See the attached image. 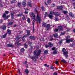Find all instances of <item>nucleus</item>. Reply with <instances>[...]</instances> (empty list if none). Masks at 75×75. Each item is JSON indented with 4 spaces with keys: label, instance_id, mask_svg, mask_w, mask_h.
<instances>
[{
    "label": "nucleus",
    "instance_id": "f257e3e1",
    "mask_svg": "<svg viewBox=\"0 0 75 75\" xmlns=\"http://www.w3.org/2000/svg\"><path fill=\"white\" fill-rule=\"evenodd\" d=\"M35 12L36 14H37V17H36V21H37L38 22L39 24H40L41 23V18L38 15V12L37 11V9H35Z\"/></svg>",
    "mask_w": 75,
    "mask_h": 75
},
{
    "label": "nucleus",
    "instance_id": "f03ea898",
    "mask_svg": "<svg viewBox=\"0 0 75 75\" xmlns=\"http://www.w3.org/2000/svg\"><path fill=\"white\" fill-rule=\"evenodd\" d=\"M41 50H39L38 51H34V55H36V57L37 58H38V56H40V55L41 54Z\"/></svg>",
    "mask_w": 75,
    "mask_h": 75
},
{
    "label": "nucleus",
    "instance_id": "7ed1b4c3",
    "mask_svg": "<svg viewBox=\"0 0 75 75\" xmlns=\"http://www.w3.org/2000/svg\"><path fill=\"white\" fill-rule=\"evenodd\" d=\"M62 51L63 52V54L65 55V57L66 58H68V55L67 54H68V52L66 50L65 48H63L62 50Z\"/></svg>",
    "mask_w": 75,
    "mask_h": 75
},
{
    "label": "nucleus",
    "instance_id": "20e7f679",
    "mask_svg": "<svg viewBox=\"0 0 75 75\" xmlns=\"http://www.w3.org/2000/svg\"><path fill=\"white\" fill-rule=\"evenodd\" d=\"M31 16L33 21H36V19H35V15H34V14L32 12L31 13Z\"/></svg>",
    "mask_w": 75,
    "mask_h": 75
},
{
    "label": "nucleus",
    "instance_id": "39448f33",
    "mask_svg": "<svg viewBox=\"0 0 75 75\" xmlns=\"http://www.w3.org/2000/svg\"><path fill=\"white\" fill-rule=\"evenodd\" d=\"M20 38H21L20 36H18L16 37V44H17V45H18V42H19V40Z\"/></svg>",
    "mask_w": 75,
    "mask_h": 75
},
{
    "label": "nucleus",
    "instance_id": "423d86ee",
    "mask_svg": "<svg viewBox=\"0 0 75 75\" xmlns=\"http://www.w3.org/2000/svg\"><path fill=\"white\" fill-rule=\"evenodd\" d=\"M66 43H70L71 42H73L74 41L72 39H66Z\"/></svg>",
    "mask_w": 75,
    "mask_h": 75
},
{
    "label": "nucleus",
    "instance_id": "0eeeda50",
    "mask_svg": "<svg viewBox=\"0 0 75 75\" xmlns=\"http://www.w3.org/2000/svg\"><path fill=\"white\" fill-rule=\"evenodd\" d=\"M52 13H53L52 11H50V14L48 15L49 17L50 18H51V19L52 17H53Z\"/></svg>",
    "mask_w": 75,
    "mask_h": 75
},
{
    "label": "nucleus",
    "instance_id": "6e6552de",
    "mask_svg": "<svg viewBox=\"0 0 75 75\" xmlns=\"http://www.w3.org/2000/svg\"><path fill=\"white\" fill-rule=\"evenodd\" d=\"M7 46L8 47H12V48H13V47H14V45L12 44H7Z\"/></svg>",
    "mask_w": 75,
    "mask_h": 75
},
{
    "label": "nucleus",
    "instance_id": "1a4fd4ad",
    "mask_svg": "<svg viewBox=\"0 0 75 75\" xmlns=\"http://www.w3.org/2000/svg\"><path fill=\"white\" fill-rule=\"evenodd\" d=\"M58 28L59 31H62V30H63V28L61 26H59Z\"/></svg>",
    "mask_w": 75,
    "mask_h": 75
},
{
    "label": "nucleus",
    "instance_id": "9d476101",
    "mask_svg": "<svg viewBox=\"0 0 75 75\" xmlns=\"http://www.w3.org/2000/svg\"><path fill=\"white\" fill-rule=\"evenodd\" d=\"M22 4L24 7L25 6V4H26V1H24L22 3Z\"/></svg>",
    "mask_w": 75,
    "mask_h": 75
},
{
    "label": "nucleus",
    "instance_id": "9b49d317",
    "mask_svg": "<svg viewBox=\"0 0 75 75\" xmlns=\"http://www.w3.org/2000/svg\"><path fill=\"white\" fill-rule=\"evenodd\" d=\"M57 9L58 10H62V9L63 8L62 6H58L57 7Z\"/></svg>",
    "mask_w": 75,
    "mask_h": 75
},
{
    "label": "nucleus",
    "instance_id": "f8f14e48",
    "mask_svg": "<svg viewBox=\"0 0 75 75\" xmlns=\"http://www.w3.org/2000/svg\"><path fill=\"white\" fill-rule=\"evenodd\" d=\"M50 27H51V25H50L49 24H47V25L46 26V28H47V30H50Z\"/></svg>",
    "mask_w": 75,
    "mask_h": 75
},
{
    "label": "nucleus",
    "instance_id": "ddd939ff",
    "mask_svg": "<svg viewBox=\"0 0 75 75\" xmlns=\"http://www.w3.org/2000/svg\"><path fill=\"white\" fill-rule=\"evenodd\" d=\"M51 0H48V1H47V3H47H46V2H45V4L46 6H47V5H48V4H49V3H51Z\"/></svg>",
    "mask_w": 75,
    "mask_h": 75
},
{
    "label": "nucleus",
    "instance_id": "4468645a",
    "mask_svg": "<svg viewBox=\"0 0 75 75\" xmlns=\"http://www.w3.org/2000/svg\"><path fill=\"white\" fill-rule=\"evenodd\" d=\"M48 45L50 47H53V44L52 43L49 42L48 43Z\"/></svg>",
    "mask_w": 75,
    "mask_h": 75
},
{
    "label": "nucleus",
    "instance_id": "2eb2a0df",
    "mask_svg": "<svg viewBox=\"0 0 75 75\" xmlns=\"http://www.w3.org/2000/svg\"><path fill=\"white\" fill-rule=\"evenodd\" d=\"M30 38L31 40H35V38L34 36H31L30 37Z\"/></svg>",
    "mask_w": 75,
    "mask_h": 75
},
{
    "label": "nucleus",
    "instance_id": "dca6fc26",
    "mask_svg": "<svg viewBox=\"0 0 75 75\" xmlns=\"http://www.w3.org/2000/svg\"><path fill=\"white\" fill-rule=\"evenodd\" d=\"M27 35L28 36L30 35V31L27 30Z\"/></svg>",
    "mask_w": 75,
    "mask_h": 75
},
{
    "label": "nucleus",
    "instance_id": "f3484780",
    "mask_svg": "<svg viewBox=\"0 0 75 75\" xmlns=\"http://www.w3.org/2000/svg\"><path fill=\"white\" fill-rule=\"evenodd\" d=\"M57 49L56 48L55 50H54V52H53V54H57Z\"/></svg>",
    "mask_w": 75,
    "mask_h": 75
},
{
    "label": "nucleus",
    "instance_id": "a211bd4d",
    "mask_svg": "<svg viewBox=\"0 0 75 75\" xmlns=\"http://www.w3.org/2000/svg\"><path fill=\"white\" fill-rule=\"evenodd\" d=\"M25 72L27 74H28V73H29V71H28V69H25Z\"/></svg>",
    "mask_w": 75,
    "mask_h": 75
},
{
    "label": "nucleus",
    "instance_id": "6ab92c4d",
    "mask_svg": "<svg viewBox=\"0 0 75 75\" xmlns=\"http://www.w3.org/2000/svg\"><path fill=\"white\" fill-rule=\"evenodd\" d=\"M53 35L54 37L57 38V37H58V34L57 33H55L54 34H53Z\"/></svg>",
    "mask_w": 75,
    "mask_h": 75
},
{
    "label": "nucleus",
    "instance_id": "aec40b11",
    "mask_svg": "<svg viewBox=\"0 0 75 75\" xmlns=\"http://www.w3.org/2000/svg\"><path fill=\"white\" fill-rule=\"evenodd\" d=\"M28 5L29 7H31L32 5H31V4L30 2H28Z\"/></svg>",
    "mask_w": 75,
    "mask_h": 75
},
{
    "label": "nucleus",
    "instance_id": "412c9836",
    "mask_svg": "<svg viewBox=\"0 0 75 75\" xmlns=\"http://www.w3.org/2000/svg\"><path fill=\"white\" fill-rule=\"evenodd\" d=\"M7 31L8 34L10 35L11 34V30H9V29H8L7 30Z\"/></svg>",
    "mask_w": 75,
    "mask_h": 75
},
{
    "label": "nucleus",
    "instance_id": "4be33fe9",
    "mask_svg": "<svg viewBox=\"0 0 75 75\" xmlns=\"http://www.w3.org/2000/svg\"><path fill=\"white\" fill-rule=\"evenodd\" d=\"M11 15L12 17V19H13L14 18V17H13V16H14V14L13 13H11Z\"/></svg>",
    "mask_w": 75,
    "mask_h": 75
},
{
    "label": "nucleus",
    "instance_id": "5701e85b",
    "mask_svg": "<svg viewBox=\"0 0 75 75\" xmlns=\"http://www.w3.org/2000/svg\"><path fill=\"white\" fill-rule=\"evenodd\" d=\"M1 28L2 29H3V30H6V26L5 25L2 26Z\"/></svg>",
    "mask_w": 75,
    "mask_h": 75
},
{
    "label": "nucleus",
    "instance_id": "b1692460",
    "mask_svg": "<svg viewBox=\"0 0 75 75\" xmlns=\"http://www.w3.org/2000/svg\"><path fill=\"white\" fill-rule=\"evenodd\" d=\"M71 37V36L70 35H68L66 37V39H69V38H70Z\"/></svg>",
    "mask_w": 75,
    "mask_h": 75
},
{
    "label": "nucleus",
    "instance_id": "393cba45",
    "mask_svg": "<svg viewBox=\"0 0 75 75\" xmlns=\"http://www.w3.org/2000/svg\"><path fill=\"white\" fill-rule=\"evenodd\" d=\"M25 16L23 15V17H22V19L23 20H26V19H25Z\"/></svg>",
    "mask_w": 75,
    "mask_h": 75
},
{
    "label": "nucleus",
    "instance_id": "a878e982",
    "mask_svg": "<svg viewBox=\"0 0 75 75\" xmlns=\"http://www.w3.org/2000/svg\"><path fill=\"white\" fill-rule=\"evenodd\" d=\"M7 33H6L5 34H4L3 36V38H6V36H7Z\"/></svg>",
    "mask_w": 75,
    "mask_h": 75
},
{
    "label": "nucleus",
    "instance_id": "bb28decb",
    "mask_svg": "<svg viewBox=\"0 0 75 75\" xmlns=\"http://www.w3.org/2000/svg\"><path fill=\"white\" fill-rule=\"evenodd\" d=\"M2 17L4 18H5V17H6V14L5 13H4Z\"/></svg>",
    "mask_w": 75,
    "mask_h": 75
},
{
    "label": "nucleus",
    "instance_id": "cd10ccee",
    "mask_svg": "<svg viewBox=\"0 0 75 75\" xmlns=\"http://www.w3.org/2000/svg\"><path fill=\"white\" fill-rule=\"evenodd\" d=\"M44 53L45 54H48V51L47 50H45L44 51Z\"/></svg>",
    "mask_w": 75,
    "mask_h": 75
},
{
    "label": "nucleus",
    "instance_id": "c85d7f7f",
    "mask_svg": "<svg viewBox=\"0 0 75 75\" xmlns=\"http://www.w3.org/2000/svg\"><path fill=\"white\" fill-rule=\"evenodd\" d=\"M45 48H47L49 47H50V46L47 44H46V45H45Z\"/></svg>",
    "mask_w": 75,
    "mask_h": 75
},
{
    "label": "nucleus",
    "instance_id": "c756f323",
    "mask_svg": "<svg viewBox=\"0 0 75 75\" xmlns=\"http://www.w3.org/2000/svg\"><path fill=\"white\" fill-rule=\"evenodd\" d=\"M23 15V14H18L17 15H16V16H17V17H19L20 16H21Z\"/></svg>",
    "mask_w": 75,
    "mask_h": 75
},
{
    "label": "nucleus",
    "instance_id": "7c9ffc66",
    "mask_svg": "<svg viewBox=\"0 0 75 75\" xmlns=\"http://www.w3.org/2000/svg\"><path fill=\"white\" fill-rule=\"evenodd\" d=\"M58 31V29L57 28L55 29L54 30V33H55L56 32H57Z\"/></svg>",
    "mask_w": 75,
    "mask_h": 75
},
{
    "label": "nucleus",
    "instance_id": "2f4dec72",
    "mask_svg": "<svg viewBox=\"0 0 75 75\" xmlns=\"http://www.w3.org/2000/svg\"><path fill=\"white\" fill-rule=\"evenodd\" d=\"M13 24V22L9 23L8 24V25H12Z\"/></svg>",
    "mask_w": 75,
    "mask_h": 75
},
{
    "label": "nucleus",
    "instance_id": "473e14b6",
    "mask_svg": "<svg viewBox=\"0 0 75 75\" xmlns=\"http://www.w3.org/2000/svg\"><path fill=\"white\" fill-rule=\"evenodd\" d=\"M27 21L28 23H30V18H28V19Z\"/></svg>",
    "mask_w": 75,
    "mask_h": 75
},
{
    "label": "nucleus",
    "instance_id": "72a5a7b5",
    "mask_svg": "<svg viewBox=\"0 0 75 75\" xmlns=\"http://www.w3.org/2000/svg\"><path fill=\"white\" fill-rule=\"evenodd\" d=\"M24 51L25 50L23 48H22L21 50V52H24Z\"/></svg>",
    "mask_w": 75,
    "mask_h": 75
},
{
    "label": "nucleus",
    "instance_id": "f704fd0d",
    "mask_svg": "<svg viewBox=\"0 0 75 75\" xmlns=\"http://www.w3.org/2000/svg\"><path fill=\"white\" fill-rule=\"evenodd\" d=\"M61 62H64V63H65V62H66V61H65V60L64 59L62 60Z\"/></svg>",
    "mask_w": 75,
    "mask_h": 75
},
{
    "label": "nucleus",
    "instance_id": "c9c22d12",
    "mask_svg": "<svg viewBox=\"0 0 75 75\" xmlns=\"http://www.w3.org/2000/svg\"><path fill=\"white\" fill-rule=\"evenodd\" d=\"M21 3H18V6H19V7H20L21 6Z\"/></svg>",
    "mask_w": 75,
    "mask_h": 75
},
{
    "label": "nucleus",
    "instance_id": "e433bc0d",
    "mask_svg": "<svg viewBox=\"0 0 75 75\" xmlns=\"http://www.w3.org/2000/svg\"><path fill=\"white\" fill-rule=\"evenodd\" d=\"M59 16V13L58 12H57L56 13V16Z\"/></svg>",
    "mask_w": 75,
    "mask_h": 75
},
{
    "label": "nucleus",
    "instance_id": "4c0bfd02",
    "mask_svg": "<svg viewBox=\"0 0 75 75\" xmlns=\"http://www.w3.org/2000/svg\"><path fill=\"white\" fill-rule=\"evenodd\" d=\"M33 44V43L31 42H28V44L29 45H31Z\"/></svg>",
    "mask_w": 75,
    "mask_h": 75
},
{
    "label": "nucleus",
    "instance_id": "58836bf2",
    "mask_svg": "<svg viewBox=\"0 0 75 75\" xmlns=\"http://www.w3.org/2000/svg\"><path fill=\"white\" fill-rule=\"evenodd\" d=\"M55 4H53L52 5V7H55Z\"/></svg>",
    "mask_w": 75,
    "mask_h": 75
},
{
    "label": "nucleus",
    "instance_id": "ea45409f",
    "mask_svg": "<svg viewBox=\"0 0 75 75\" xmlns=\"http://www.w3.org/2000/svg\"><path fill=\"white\" fill-rule=\"evenodd\" d=\"M63 13L64 14H67V13L68 12L66 11H63Z\"/></svg>",
    "mask_w": 75,
    "mask_h": 75
},
{
    "label": "nucleus",
    "instance_id": "a19ab883",
    "mask_svg": "<svg viewBox=\"0 0 75 75\" xmlns=\"http://www.w3.org/2000/svg\"><path fill=\"white\" fill-rule=\"evenodd\" d=\"M49 15H48V13H47V12H45V16H48Z\"/></svg>",
    "mask_w": 75,
    "mask_h": 75
},
{
    "label": "nucleus",
    "instance_id": "79ce46f5",
    "mask_svg": "<svg viewBox=\"0 0 75 75\" xmlns=\"http://www.w3.org/2000/svg\"><path fill=\"white\" fill-rule=\"evenodd\" d=\"M43 27H45V25L46 24V23H43Z\"/></svg>",
    "mask_w": 75,
    "mask_h": 75
},
{
    "label": "nucleus",
    "instance_id": "37998d69",
    "mask_svg": "<svg viewBox=\"0 0 75 75\" xmlns=\"http://www.w3.org/2000/svg\"><path fill=\"white\" fill-rule=\"evenodd\" d=\"M57 12H53V15H54V16H56V14H57Z\"/></svg>",
    "mask_w": 75,
    "mask_h": 75
},
{
    "label": "nucleus",
    "instance_id": "c03bdc74",
    "mask_svg": "<svg viewBox=\"0 0 75 75\" xmlns=\"http://www.w3.org/2000/svg\"><path fill=\"white\" fill-rule=\"evenodd\" d=\"M69 14L70 16H71V17H73V16H72V13H69Z\"/></svg>",
    "mask_w": 75,
    "mask_h": 75
},
{
    "label": "nucleus",
    "instance_id": "a18cd8bd",
    "mask_svg": "<svg viewBox=\"0 0 75 75\" xmlns=\"http://www.w3.org/2000/svg\"><path fill=\"white\" fill-rule=\"evenodd\" d=\"M28 47V46L27 45H26V44H25V48H27Z\"/></svg>",
    "mask_w": 75,
    "mask_h": 75
},
{
    "label": "nucleus",
    "instance_id": "49530a36",
    "mask_svg": "<svg viewBox=\"0 0 75 75\" xmlns=\"http://www.w3.org/2000/svg\"><path fill=\"white\" fill-rule=\"evenodd\" d=\"M58 20V18L56 17L55 18V21H57Z\"/></svg>",
    "mask_w": 75,
    "mask_h": 75
},
{
    "label": "nucleus",
    "instance_id": "de8ad7c7",
    "mask_svg": "<svg viewBox=\"0 0 75 75\" xmlns=\"http://www.w3.org/2000/svg\"><path fill=\"white\" fill-rule=\"evenodd\" d=\"M41 9L42 11H44V7H43V6H42Z\"/></svg>",
    "mask_w": 75,
    "mask_h": 75
},
{
    "label": "nucleus",
    "instance_id": "09e8293b",
    "mask_svg": "<svg viewBox=\"0 0 75 75\" xmlns=\"http://www.w3.org/2000/svg\"><path fill=\"white\" fill-rule=\"evenodd\" d=\"M51 69H54V67L53 66H51Z\"/></svg>",
    "mask_w": 75,
    "mask_h": 75
},
{
    "label": "nucleus",
    "instance_id": "8fccbe9b",
    "mask_svg": "<svg viewBox=\"0 0 75 75\" xmlns=\"http://www.w3.org/2000/svg\"><path fill=\"white\" fill-rule=\"evenodd\" d=\"M59 62H58V61H56V62H55V64H58V63H59Z\"/></svg>",
    "mask_w": 75,
    "mask_h": 75
},
{
    "label": "nucleus",
    "instance_id": "3c124183",
    "mask_svg": "<svg viewBox=\"0 0 75 75\" xmlns=\"http://www.w3.org/2000/svg\"><path fill=\"white\" fill-rule=\"evenodd\" d=\"M5 13H6V14H8L9 13V12L7 11H5Z\"/></svg>",
    "mask_w": 75,
    "mask_h": 75
},
{
    "label": "nucleus",
    "instance_id": "603ef678",
    "mask_svg": "<svg viewBox=\"0 0 75 75\" xmlns=\"http://www.w3.org/2000/svg\"><path fill=\"white\" fill-rule=\"evenodd\" d=\"M6 19H8V17L7 16H6L4 18V20H6Z\"/></svg>",
    "mask_w": 75,
    "mask_h": 75
},
{
    "label": "nucleus",
    "instance_id": "864d4df0",
    "mask_svg": "<svg viewBox=\"0 0 75 75\" xmlns=\"http://www.w3.org/2000/svg\"><path fill=\"white\" fill-rule=\"evenodd\" d=\"M56 49L55 48H53L52 49V50L53 51H54V50H55Z\"/></svg>",
    "mask_w": 75,
    "mask_h": 75
},
{
    "label": "nucleus",
    "instance_id": "5fc2aeb1",
    "mask_svg": "<svg viewBox=\"0 0 75 75\" xmlns=\"http://www.w3.org/2000/svg\"><path fill=\"white\" fill-rule=\"evenodd\" d=\"M53 75H57V73L56 72H54V74H53Z\"/></svg>",
    "mask_w": 75,
    "mask_h": 75
},
{
    "label": "nucleus",
    "instance_id": "6e6d98bb",
    "mask_svg": "<svg viewBox=\"0 0 75 75\" xmlns=\"http://www.w3.org/2000/svg\"><path fill=\"white\" fill-rule=\"evenodd\" d=\"M62 41H63L62 40H61V41H59V43H60V44H61V43H62Z\"/></svg>",
    "mask_w": 75,
    "mask_h": 75
},
{
    "label": "nucleus",
    "instance_id": "4d7b16f0",
    "mask_svg": "<svg viewBox=\"0 0 75 75\" xmlns=\"http://www.w3.org/2000/svg\"><path fill=\"white\" fill-rule=\"evenodd\" d=\"M27 37V35H24V36L23 37V38H24V37Z\"/></svg>",
    "mask_w": 75,
    "mask_h": 75
},
{
    "label": "nucleus",
    "instance_id": "13d9d810",
    "mask_svg": "<svg viewBox=\"0 0 75 75\" xmlns=\"http://www.w3.org/2000/svg\"><path fill=\"white\" fill-rule=\"evenodd\" d=\"M64 34H65V33H61V35H64Z\"/></svg>",
    "mask_w": 75,
    "mask_h": 75
},
{
    "label": "nucleus",
    "instance_id": "bf43d9fd",
    "mask_svg": "<svg viewBox=\"0 0 75 75\" xmlns=\"http://www.w3.org/2000/svg\"><path fill=\"white\" fill-rule=\"evenodd\" d=\"M25 14H28V12L27 11H25Z\"/></svg>",
    "mask_w": 75,
    "mask_h": 75
},
{
    "label": "nucleus",
    "instance_id": "052dcab7",
    "mask_svg": "<svg viewBox=\"0 0 75 75\" xmlns=\"http://www.w3.org/2000/svg\"><path fill=\"white\" fill-rule=\"evenodd\" d=\"M34 31H35V29H34V28L33 27V32L34 33Z\"/></svg>",
    "mask_w": 75,
    "mask_h": 75
},
{
    "label": "nucleus",
    "instance_id": "680f3d73",
    "mask_svg": "<svg viewBox=\"0 0 75 75\" xmlns=\"http://www.w3.org/2000/svg\"><path fill=\"white\" fill-rule=\"evenodd\" d=\"M45 66H47V64H44Z\"/></svg>",
    "mask_w": 75,
    "mask_h": 75
},
{
    "label": "nucleus",
    "instance_id": "e2e57ef3",
    "mask_svg": "<svg viewBox=\"0 0 75 75\" xmlns=\"http://www.w3.org/2000/svg\"><path fill=\"white\" fill-rule=\"evenodd\" d=\"M33 27H34V22L33 23Z\"/></svg>",
    "mask_w": 75,
    "mask_h": 75
},
{
    "label": "nucleus",
    "instance_id": "0e129e2a",
    "mask_svg": "<svg viewBox=\"0 0 75 75\" xmlns=\"http://www.w3.org/2000/svg\"><path fill=\"white\" fill-rule=\"evenodd\" d=\"M27 61H26L25 62V64H27Z\"/></svg>",
    "mask_w": 75,
    "mask_h": 75
},
{
    "label": "nucleus",
    "instance_id": "69168bd1",
    "mask_svg": "<svg viewBox=\"0 0 75 75\" xmlns=\"http://www.w3.org/2000/svg\"><path fill=\"white\" fill-rule=\"evenodd\" d=\"M22 40L24 41H25V39H22Z\"/></svg>",
    "mask_w": 75,
    "mask_h": 75
},
{
    "label": "nucleus",
    "instance_id": "338daca9",
    "mask_svg": "<svg viewBox=\"0 0 75 75\" xmlns=\"http://www.w3.org/2000/svg\"><path fill=\"white\" fill-rule=\"evenodd\" d=\"M73 31L74 33H75V29Z\"/></svg>",
    "mask_w": 75,
    "mask_h": 75
},
{
    "label": "nucleus",
    "instance_id": "774afa93",
    "mask_svg": "<svg viewBox=\"0 0 75 75\" xmlns=\"http://www.w3.org/2000/svg\"><path fill=\"white\" fill-rule=\"evenodd\" d=\"M8 17H8H10V15H8L7 16Z\"/></svg>",
    "mask_w": 75,
    "mask_h": 75
}]
</instances>
